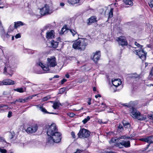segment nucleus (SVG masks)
Segmentation results:
<instances>
[{
  "mask_svg": "<svg viewBox=\"0 0 153 153\" xmlns=\"http://www.w3.org/2000/svg\"><path fill=\"white\" fill-rule=\"evenodd\" d=\"M56 59L54 56H51L47 59V65H44L42 62H37L36 64L40 66L44 71V73H46L49 71V67H54L57 65Z\"/></svg>",
  "mask_w": 153,
  "mask_h": 153,
  "instance_id": "f257e3e1",
  "label": "nucleus"
},
{
  "mask_svg": "<svg viewBox=\"0 0 153 153\" xmlns=\"http://www.w3.org/2000/svg\"><path fill=\"white\" fill-rule=\"evenodd\" d=\"M86 39L82 38L79 39L77 41L75 42L73 44L72 47L76 50H78L80 51H84L87 43L86 42Z\"/></svg>",
  "mask_w": 153,
  "mask_h": 153,
  "instance_id": "f03ea898",
  "label": "nucleus"
},
{
  "mask_svg": "<svg viewBox=\"0 0 153 153\" xmlns=\"http://www.w3.org/2000/svg\"><path fill=\"white\" fill-rule=\"evenodd\" d=\"M61 134L58 132L52 136L48 137L47 141V145L51 146L53 145L54 143H59L61 140Z\"/></svg>",
  "mask_w": 153,
  "mask_h": 153,
  "instance_id": "7ed1b4c3",
  "label": "nucleus"
},
{
  "mask_svg": "<svg viewBox=\"0 0 153 153\" xmlns=\"http://www.w3.org/2000/svg\"><path fill=\"white\" fill-rule=\"evenodd\" d=\"M90 134V132L88 130L82 128L80 130L77 135L80 138H84L88 137Z\"/></svg>",
  "mask_w": 153,
  "mask_h": 153,
  "instance_id": "20e7f679",
  "label": "nucleus"
},
{
  "mask_svg": "<svg viewBox=\"0 0 153 153\" xmlns=\"http://www.w3.org/2000/svg\"><path fill=\"white\" fill-rule=\"evenodd\" d=\"M57 132H58L57 131V129L56 128V125L53 123L49 126L47 131V134L50 137Z\"/></svg>",
  "mask_w": 153,
  "mask_h": 153,
  "instance_id": "39448f33",
  "label": "nucleus"
},
{
  "mask_svg": "<svg viewBox=\"0 0 153 153\" xmlns=\"http://www.w3.org/2000/svg\"><path fill=\"white\" fill-rule=\"evenodd\" d=\"M135 52L136 54L138 55L142 60L143 61L146 59L147 53L145 51L143 50H136L135 51Z\"/></svg>",
  "mask_w": 153,
  "mask_h": 153,
  "instance_id": "423d86ee",
  "label": "nucleus"
},
{
  "mask_svg": "<svg viewBox=\"0 0 153 153\" xmlns=\"http://www.w3.org/2000/svg\"><path fill=\"white\" fill-rule=\"evenodd\" d=\"M116 40L118 42L119 44L121 46L127 45L128 44L126 38L124 36H121L117 38Z\"/></svg>",
  "mask_w": 153,
  "mask_h": 153,
  "instance_id": "0eeeda50",
  "label": "nucleus"
},
{
  "mask_svg": "<svg viewBox=\"0 0 153 153\" xmlns=\"http://www.w3.org/2000/svg\"><path fill=\"white\" fill-rule=\"evenodd\" d=\"M52 12V11L50 9L49 6L47 4L40 10V13L42 15H44L47 14H51Z\"/></svg>",
  "mask_w": 153,
  "mask_h": 153,
  "instance_id": "6e6552de",
  "label": "nucleus"
},
{
  "mask_svg": "<svg viewBox=\"0 0 153 153\" xmlns=\"http://www.w3.org/2000/svg\"><path fill=\"white\" fill-rule=\"evenodd\" d=\"M38 128L37 124H34L28 127L26 130V131L28 133H33L36 132Z\"/></svg>",
  "mask_w": 153,
  "mask_h": 153,
  "instance_id": "1a4fd4ad",
  "label": "nucleus"
},
{
  "mask_svg": "<svg viewBox=\"0 0 153 153\" xmlns=\"http://www.w3.org/2000/svg\"><path fill=\"white\" fill-rule=\"evenodd\" d=\"M3 73L6 75H9L10 76H12L13 74V71L10 67L8 65H7L5 67Z\"/></svg>",
  "mask_w": 153,
  "mask_h": 153,
  "instance_id": "9d476101",
  "label": "nucleus"
},
{
  "mask_svg": "<svg viewBox=\"0 0 153 153\" xmlns=\"http://www.w3.org/2000/svg\"><path fill=\"white\" fill-rule=\"evenodd\" d=\"M93 57H92L93 60L95 62H97L100 59L101 56L100 51H98L95 53H93Z\"/></svg>",
  "mask_w": 153,
  "mask_h": 153,
  "instance_id": "9b49d317",
  "label": "nucleus"
},
{
  "mask_svg": "<svg viewBox=\"0 0 153 153\" xmlns=\"http://www.w3.org/2000/svg\"><path fill=\"white\" fill-rule=\"evenodd\" d=\"M140 112L136 109L134 108H132L131 110V116L134 118L137 119Z\"/></svg>",
  "mask_w": 153,
  "mask_h": 153,
  "instance_id": "f8f14e48",
  "label": "nucleus"
},
{
  "mask_svg": "<svg viewBox=\"0 0 153 153\" xmlns=\"http://www.w3.org/2000/svg\"><path fill=\"white\" fill-rule=\"evenodd\" d=\"M140 140L151 144L153 143V137L152 136L147 137L145 138L140 139Z\"/></svg>",
  "mask_w": 153,
  "mask_h": 153,
  "instance_id": "ddd939ff",
  "label": "nucleus"
},
{
  "mask_svg": "<svg viewBox=\"0 0 153 153\" xmlns=\"http://www.w3.org/2000/svg\"><path fill=\"white\" fill-rule=\"evenodd\" d=\"M112 83L114 86L116 87H117L121 84V81L120 79H114V80L112 79Z\"/></svg>",
  "mask_w": 153,
  "mask_h": 153,
  "instance_id": "4468645a",
  "label": "nucleus"
},
{
  "mask_svg": "<svg viewBox=\"0 0 153 153\" xmlns=\"http://www.w3.org/2000/svg\"><path fill=\"white\" fill-rule=\"evenodd\" d=\"M36 107L38 108L39 110L42 111L44 114H56V113H53L52 112H48L47 110L44 108L43 106H39L38 105H36Z\"/></svg>",
  "mask_w": 153,
  "mask_h": 153,
  "instance_id": "2eb2a0df",
  "label": "nucleus"
},
{
  "mask_svg": "<svg viewBox=\"0 0 153 153\" xmlns=\"http://www.w3.org/2000/svg\"><path fill=\"white\" fill-rule=\"evenodd\" d=\"M54 32L53 30L48 31L46 33V38L47 39H52L54 37Z\"/></svg>",
  "mask_w": 153,
  "mask_h": 153,
  "instance_id": "dca6fc26",
  "label": "nucleus"
},
{
  "mask_svg": "<svg viewBox=\"0 0 153 153\" xmlns=\"http://www.w3.org/2000/svg\"><path fill=\"white\" fill-rule=\"evenodd\" d=\"M14 82L13 81L10 79L3 80L4 85H13L14 84Z\"/></svg>",
  "mask_w": 153,
  "mask_h": 153,
  "instance_id": "f3484780",
  "label": "nucleus"
},
{
  "mask_svg": "<svg viewBox=\"0 0 153 153\" xmlns=\"http://www.w3.org/2000/svg\"><path fill=\"white\" fill-rule=\"evenodd\" d=\"M121 143L123 146L126 148H128L130 146V142L129 141H123L121 142Z\"/></svg>",
  "mask_w": 153,
  "mask_h": 153,
  "instance_id": "a211bd4d",
  "label": "nucleus"
},
{
  "mask_svg": "<svg viewBox=\"0 0 153 153\" xmlns=\"http://www.w3.org/2000/svg\"><path fill=\"white\" fill-rule=\"evenodd\" d=\"M147 118V117L146 115L141 114L140 112V114L137 118L139 120H146Z\"/></svg>",
  "mask_w": 153,
  "mask_h": 153,
  "instance_id": "6ab92c4d",
  "label": "nucleus"
},
{
  "mask_svg": "<svg viewBox=\"0 0 153 153\" xmlns=\"http://www.w3.org/2000/svg\"><path fill=\"white\" fill-rule=\"evenodd\" d=\"M50 43L52 47L53 48H55L58 47V42L56 41H55L53 40H52L51 41Z\"/></svg>",
  "mask_w": 153,
  "mask_h": 153,
  "instance_id": "aec40b11",
  "label": "nucleus"
},
{
  "mask_svg": "<svg viewBox=\"0 0 153 153\" xmlns=\"http://www.w3.org/2000/svg\"><path fill=\"white\" fill-rule=\"evenodd\" d=\"M68 2L70 4L74 5L78 3L80 0H68Z\"/></svg>",
  "mask_w": 153,
  "mask_h": 153,
  "instance_id": "412c9836",
  "label": "nucleus"
},
{
  "mask_svg": "<svg viewBox=\"0 0 153 153\" xmlns=\"http://www.w3.org/2000/svg\"><path fill=\"white\" fill-rule=\"evenodd\" d=\"M24 25L23 23L22 22L18 21L17 22H14V27L15 28H17L18 27L21 26H23Z\"/></svg>",
  "mask_w": 153,
  "mask_h": 153,
  "instance_id": "4be33fe9",
  "label": "nucleus"
},
{
  "mask_svg": "<svg viewBox=\"0 0 153 153\" xmlns=\"http://www.w3.org/2000/svg\"><path fill=\"white\" fill-rule=\"evenodd\" d=\"M61 105V104L59 102H54L53 103V105H52V107L54 109H56L58 108Z\"/></svg>",
  "mask_w": 153,
  "mask_h": 153,
  "instance_id": "5701e85b",
  "label": "nucleus"
},
{
  "mask_svg": "<svg viewBox=\"0 0 153 153\" xmlns=\"http://www.w3.org/2000/svg\"><path fill=\"white\" fill-rule=\"evenodd\" d=\"M29 99V97H27L24 99H19L16 100V101H17V102H19L21 103H24L27 102V100Z\"/></svg>",
  "mask_w": 153,
  "mask_h": 153,
  "instance_id": "b1692460",
  "label": "nucleus"
},
{
  "mask_svg": "<svg viewBox=\"0 0 153 153\" xmlns=\"http://www.w3.org/2000/svg\"><path fill=\"white\" fill-rule=\"evenodd\" d=\"M133 0H123V2L126 5L132 6L133 5Z\"/></svg>",
  "mask_w": 153,
  "mask_h": 153,
  "instance_id": "393cba45",
  "label": "nucleus"
},
{
  "mask_svg": "<svg viewBox=\"0 0 153 153\" xmlns=\"http://www.w3.org/2000/svg\"><path fill=\"white\" fill-rule=\"evenodd\" d=\"M123 124L124 127L126 128H128L130 127V125L128 122H126L125 120L123 121Z\"/></svg>",
  "mask_w": 153,
  "mask_h": 153,
  "instance_id": "a878e982",
  "label": "nucleus"
},
{
  "mask_svg": "<svg viewBox=\"0 0 153 153\" xmlns=\"http://www.w3.org/2000/svg\"><path fill=\"white\" fill-rule=\"evenodd\" d=\"M96 18L95 17V16L91 17L89 19V22H88V24L90 25V23H91L94 22L95 21H96Z\"/></svg>",
  "mask_w": 153,
  "mask_h": 153,
  "instance_id": "bb28decb",
  "label": "nucleus"
},
{
  "mask_svg": "<svg viewBox=\"0 0 153 153\" xmlns=\"http://www.w3.org/2000/svg\"><path fill=\"white\" fill-rule=\"evenodd\" d=\"M129 77L133 79L138 78L139 77V76L136 74H130L129 76Z\"/></svg>",
  "mask_w": 153,
  "mask_h": 153,
  "instance_id": "cd10ccee",
  "label": "nucleus"
},
{
  "mask_svg": "<svg viewBox=\"0 0 153 153\" xmlns=\"http://www.w3.org/2000/svg\"><path fill=\"white\" fill-rule=\"evenodd\" d=\"M68 30H69L70 32L72 34V35L73 36H75L76 35H77L78 36V34L75 30L71 29H68Z\"/></svg>",
  "mask_w": 153,
  "mask_h": 153,
  "instance_id": "c85d7f7f",
  "label": "nucleus"
},
{
  "mask_svg": "<svg viewBox=\"0 0 153 153\" xmlns=\"http://www.w3.org/2000/svg\"><path fill=\"white\" fill-rule=\"evenodd\" d=\"M0 33L1 36H3L5 33L3 27L1 25L0 26Z\"/></svg>",
  "mask_w": 153,
  "mask_h": 153,
  "instance_id": "c756f323",
  "label": "nucleus"
},
{
  "mask_svg": "<svg viewBox=\"0 0 153 153\" xmlns=\"http://www.w3.org/2000/svg\"><path fill=\"white\" fill-rule=\"evenodd\" d=\"M113 9L111 8L110 9V11L108 14V19L111 18L113 16Z\"/></svg>",
  "mask_w": 153,
  "mask_h": 153,
  "instance_id": "7c9ffc66",
  "label": "nucleus"
},
{
  "mask_svg": "<svg viewBox=\"0 0 153 153\" xmlns=\"http://www.w3.org/2000/svg\"><path fill=\"white\" fill-rule=\"evenodd\" d=\"M132 102H130L128 103L123 104V105L125 106H126L128 108L132 107Z\"/></svg>",
  "mask_w": 153,
  "mask_h": 153,
  "instance_id": "2f4dec72",
  "label": "nucleus"
},
{
  "mask_svg": "<svg viewBox=\"0 0 153 153\" xmlns=\"http://www.w3.org/2000/svg\"><path fill=\"white\" fill-rule=\"evenodd\" d=\"M67 30L66 29V27H63L61 31L59 33L60 34L62 35Z\"/></svg>",
  "mask_w": 153,
  "mask_h": 153,
  "instance_id": "473e14b6",
  "label": "nucleus"
},
{
  "mask_svg": "<svg viewBox=\"0 0 153 153\" xmlns=\"http://www.w3.org/2000/svg\"><path fill=\"white\" fill-rule=\"evenodd\" d=\"M90 117L89 116H88L86 118L84 119V120L82 121V122L85 124L90 120Z\"/></svg>",
  "mask_w": 153,
  "mask_h": 153,
  "instance_id": "72a5a7b5",
  "label": "nucleus"
},
{
  "mask_svg": "<svg viewBox=\"0 0 153 153\" xmlns=\"http://www.w3.org/2000/svg\"><path fill=\"white\" fill-rule=\"evenodd\" d=\"M117 129L120 131H122L123 130V128L122 125L119 124L117 126Z\"/></svg>",
  "mask_w": 153,
  "mask_h": 153,
  "instance_id": "f704fd0d",
  "label": "nucleus"
},
{
  "mask_svg": "<svg viewBox=\"0 0 153 153\" xmlns=\"http://www.w3.org/2000/svg\"><path fill=\"white\" fill-rule=\"evenodd\" d=\"M14 90L20 93H23L24 92L23 89L22 88H18L16 89H14Z\"/></svg>",
  "mask_w": 153,
  "mask_h": 153,
  "instance_id": "c9c22d12",
  "label": "nucleus"
},
{
  "mask_svg": "<svg viewBox=\"0 0 153 153\" xmlns=\"http://www.w3.org/2000/svg\"><path fill=\"white\" fill-rule=\"evenodd\" d=\"M148 4L150 7H153V0H150Z\"/></svg>",
  "mask_w": 153,
  "mask_h": 153,
  "instance_id": "e433bc0d",
  "label": "nucleus"
},
{
  "mask_svg": "<svg viewBox=\"0 0 153 153\" xmlns=\"http://www.w3.org/2000/svg\"><path fill=\"white\" fill-rule=\"evenodd\" d=\"M134 44L135 45H136L138 48H142V46L140 45L138 43L136 42H134Z\"/></svg>",
  "mask_w": 153,
  "mask_h": 153,
  "instance_id": "4c0bfd02",
  "label": "nucleus"
},
{
  "mask_svg": "<svg viewBox=\"0 0 153 153\" xmlns=\"http://www.w3.org/2000/svg\"><path fill=\"white\" fill-rule=\"evenodd\" d=\"M4 107L5 108L4 109H7L8 108V106L7 105H0V108H2Z\"/></svg>",
  "mask_w": 153,
  "mask_h": 153,
  "instance_id": "58836bf2",
  "label": "nucleus"
},
{
  "mask_svg": "<svg viewBox=\"0 0 153 153\" xmlns=\"http://www.w3.org/2000/svg\"><path fill=\"white\" fill-rule=\"evenodd\" d=\"M7 151V150L4 149H1L0 148V152L1 153H6Z\"/></svg>",
  "mask_w": 153,
  "mask_h": 153,
  "instance_id": "ea45409f",
  "label": "nucleus"
},
{
  "mask_svg": "<svg viewBox=\"0 0 153 153\" xmlns=\"http://www.w3.org/2000/svg\"><path fill=\"white\" fill-rule=\"evenodd\" d=\"M116 146L117 147H119L120 148H123V145L121 143V142L119 143H117L116 144Z\"/></svg>",
  "mask_w": 153,
  "mask_h": 153,
  "instance_id": "a19ab883",
  "label": "nucleus"
},
{
  "mask_svg": "<svg viewBox=\"0 0 153 153\" xmlns=\"http://www.w3.org/2000/svg\"><path fill=\"white\" fill-rule=\"evenodd\" d=\"M49 98V97L47 96L43 98L42 100L43 101H46L48 100Z\"/></svg>",
  "mask_w": 153,
  "mask_h": 153,
  "instance_id": "79ce46f5",
  "label": "nucleus"
},
{
  "mask_svg": "<svg viewBox=\"0 0 153 153\" xmlns=\"http://www.w3.org/2000/svg\"><path fill=\"white\" fill-rule=\"evenodd\" d=\"M135 134H134L132 135H131L130 136H129L128 137H127V139H132V137L135 136Z\"/></svg>",
  "mask_w": 153,
  "mask_h": 153,
  "instance_id": "37998d69",
  "label": "nucleus"
},
{
  "mask_svg": "<svg viewBox=\"0 0 153 153\" xmlns=\"http://www.w3.org/2000/svg\"><path fill=\"white\" fill-rule=\"evenodd\" d=\"M68 115L71 117H73L75 115V114L72 113H68Z\"/></svg>",
  "mask_w": 153,
  "mask_h": 153,
  "instance_id": "c03bdc74",
  "label": "nucleus"
},
{
  "mask_svg": "<svg viewBox=\"0 0 153 153\" xmlns=\"http://www.w3.org/2000/svg\"><path fill=\"white\" fill-rule=\"evenodd\" d=\"M4 142L5 143H6V141L5 140V139L2 137H0V142Z\"/></svg>",
  "mask_w": 153,
  "mask_h": 153,
  "instance_id": "a18cd8bd",
  "label": "nucleus"
},
{
  "mask_svg": "<svg viewBox=\"0 0 153 153\" xmlns=\"http://www.w3.org/2000/svg\"><path fill=\"white\" fill-rule=\"evenodd\" d=\"M83 151L82 150H80L79 149H77L76 151L74 152V153H80Z\"/></svg>",
  "mask_w": 153,
  "mask_h": 153,
  "instance_id": "49530a36",
  "label": "nucleus"
},
{
  "mask_svg": "<svg viewBox=\"0 0 153 153\" xmlns=\"http://www.w3.org/2000/svg\"><path fill=\"white\" fill-rule=\"evenodd\" d=\"M67 81V79H62L61 81V84L62 85L64 84V83L65 82Z\"/></svg>",
  "mask_w": 153,
  "mask_h": 153,
  "instance_id": "de8ad7c7",
  "label": "nucleus"
},
{
  "mask_svg": "<svg viewBox=\"0 0 153 153\" xmlns=\"http://www.w3.org/2000/svg\"><path fill=\"white\" fill-rule=\"evenodd\" d=\"M12 112L11 111H9L7 115V117L10 118L12 116Z\"/></svg>",
  "mask_w": 153,
  "mask_h": 153,
  "instance_id": "09e8293b",
  "label": "nucleus"
},
{
  "mask_svg": "<svg viewBox=\"0 0 153 153\" xmlns=\"http://www.w3.org/2000/svg\"><path fill=\"white\" fill-rule=\"evenodd\" d=\"M148 117L149 119L153 120V114L149 115Z\"/></svg>",
  "mask_w": 153,
  "mask_h": 153,
  "instance_id": "8fccbe9b",
  "label": "nucleus"
},
{
  "mask_svg": "<svg viewBox=\"0 0 153 153\" xmlns=\"http://www.w3.org/2000/svg\"><path fill=\"white\" fill-rule=\"evenodd\" d=\"M15 37L16 39L20 38L21 37L20 34L19 33H18L15 36Z\"/></svg>",
  "mask_w": 153,
  "mask_h": 153,
  "instance_id": "3c124183",
  "label": "nucleus"
},
{
  "mask_svg": "<svg viewBox=\"0 0 153 153\" xmlns=\"http://www.w3.org/2000/svg\"><path fill=\"white\" fill-rule=\"evenodd\" d=\"M150 75L151 76H153V67H152L150 72Z\"/></svg>",
  "mask_w": 153,
  "mask_h": 153,
  "instance_id": "603ef678",
  "label": "nucleus"
},
{
  "mask_svg": "<svg viewBox=\"0 0 153 153\" xmlns=\"http://www.w3.org/2000/svg\"><path fill=\"white\" fill-rule=\"evenodd\" d=\"M3 36H4V37L8 38L10 36L9 34H8V33H7L6 34H4Z\"/></svg>",
  "mask_w": 153,
  "mask_h": 153,
  "instance_id": "864d4df0",
  "label": "nucleus"
},
{
  "mask_svg": "<svg viewBox=\"0 0 153 153\" xmlns=\"http://www.w3.org/2000/svg\"><path fill=\"white\" fill-rule=\"evenodd\" d=\"M71 135L73 138H75V133L74 131H72L71 132Z\"/></svg>",
  "mask_w": 153,
  "mask_h": 153,
  "instance_id": "5fc2aeb1",
  "label": "nucleus"
},
{
  "mask_svg": "<svg viewBox=\"0 0 153 153\" xmlns=\"http://www.w3.org/2000/svg\"><path fill=\"white\" fill-rule=\"evenodd\" d=\"M127 137L126 136H121L120 137V139H127Z\"/></svg>",
  "mask_w": 153,
  "mask_h": 153,
  "instance_id": "6e6d98bb",
  "label": "nucleus"
},
{
  "mask_svg": "<svg viewBox=\"0 0 153 153\" xmlns=\"http://www.w3.org/2000/svg\"><path fill=\"white\" fill-rule=\"evenodd\" d=\"M65 91V89L64 88H62L60 89V91L61 93L64 92Z\"/></svg>",
  "mask_w": 153,
  "mask_h": 153,
  "instance_id": "4d7b16f0",
  "label": "nucleus"
},
{
  "mask_svg": "<svg viewBox=\"0 0 153 153\" xmlns=\"http://www.w3.org/2000/svg\"><path fill=\"white\" fill-rule=\"evenodd\" d=\"M88 103L89 105H90L91 104V98H88Z\"/></svg>",
  "mask_w": 153,
  "mask_h": 153,
  "instance_id": "13d9d810",
  "label": "nucleus"
},
{
  "mask_svg": "<svg viewBox=\"0 0 153 153\" xmlns=\"http://www.w3.org/2000/svg\"><path fill=\"white\" fill-rule=\"evenodd\" d=\"M101 107L102 108H104L106 107V105L105 104L102 103L101 104Z\"/></svg>",
  "mask_w": 153,
  "mask_h": 153,
  "instance_id": "bf43d9fd",
  "label": "nucleus"
},
{
  "mask_svg": "<svg viewBox=\"0 0 153 153\" xmlns=\"http://www.w3.org/2000/svg\"><path fill=\"white\" fill-rule=\"evenodd\" d=\"M95 97L96 98H97L98 97H101V95L100 94H98V95H96L95 96Z\"/></svg>",
  "mask_w": 153,
  "mask_h": 153,
  "instance_id": "052dcab7",
  "label": "nucleus"
},
{
  "mask_svg": "<svg viewBox=\"0 0 153 153\" xmlns=\"http://www.w3.org/2000/svg\"><path fill=\"white\" fill-rule=\"evenodd\" d=\"M4 85L3 83V80L2 81H0V85Z\"/></svg>",
  "mask_w": 153,
  "mask_h": 153,
  "instance_id": "680f3d73",
  "label": "nucleus"
},
{
  "mask_svg": "<svg viewBox=\"0 0 153 153\" xmlns=\"http://www.w3.org/2000/svg\"><path fill=\"white\" fill-rule=\"evenodd\" d=\"M65 76L67 78H68L69 77H70L69 75L68 74H66L65 75Z\"/></svg>",
  "mask_w": 153,
  "mask_h": 153,
  "instance_id": "e2e57ef3",
  "label": "nucleus"
},
{
  "mask_svg": "<svg viewBox=\"0 0 153 153\" xmlns=\"http://www.w3.org/2000/svg\"><path fill=\"white\" fill-rule=\"evenodd\" d=\"M16 102H17V101H16V100H15L13 102H11V104H16Z\"/></svg>",
  "mask_w": 153,
  "mask_h": 153,
  "instance_id": "0e129e2a",
  "label": "nucleus"
},
{
  "mask_svg": "<svg viewBox=\"0 0 153 153\" xmlns=\"http://www.w3.org/2000/svg\"><path fill=\"white\" fill-rule=\"evenodd\" d=\"M60 5L61 6H63L64 5V4L63 2L61 3L60 4Z\"/></svg>",
  "mask_w": 153,
  "mask_h": 153,
  "instance_id": "69168bd1",
  "label": "nucleus"
},
{
  "mask_svg": "<svg viewBox=\"0 0 153 153\" xmlns=\"http://www.w3.org/2000/svg\"><path fill=\"white\" fill-rule=\"evenodd\" d=\"M106 153H116L114 152L110 151V152H107Z\"/></svg>",
  "mask_w": 153,
  "mask_h": 153,
  "instance_id": "338daca9",
  "label": "nucleus"
},
{
  "mask_svg": "<svg viewBox=\"0 0 153 153\" xmlns=\"http://www.w3.org/2000/svg\"><path fill=\"white\" fill-rule=\"evenodd\" d=\"M145 67H147L148 66V63H145Z\"/></svg>",
  "mask_w": 153,
  "mask_h": 153,
  "instance_id": "774afa93",
  "label": "nucleus"
}]
</instances>
